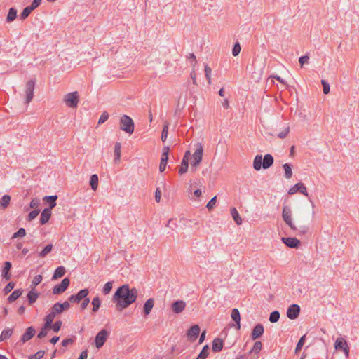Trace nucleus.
Listing matches in <instances>:
<instances>
[{"instance_id":"a19ab883","label":"nucleus","mask_w":359,"mask_h":359,"mask_svg":"<svg viewBox=\"0 0 359 359\" xmlns=\"http://www.w3.org/2000/svg\"><path fill=\"white\" fill-rule=\"evenodd\" d=\"M280 318V313L278 311H274L270 313L269 321L271 323H276Z\"/></svg>"},{"instance_id":"5fc2aeb1","label":"nucleus","mask_w":359,"mask_h":359,"mask_svg":"<svg viewBox=\"0 0 359 359\" xmlns=\"http://www.w3.org/2000/svg\"><path fill=\"white\" fill-rule=\"evenodd\" d=\"M321 84L323 86V90L325 94L330 93V84L325 80H321Z\"/></svg>"},{"instance_id":"79ce46f5","label":"nucleus","mask_w":359,"mask_h":359,"mask_svg":"<svg viewBox=\"0 0 359 359\" xmlns=\"http://www.w3.org/2000/svg\"><path fill=\"white\" fill-rule=\"evenodd\" d=\"M188 168H189V163L186 162V161H182L181 163L180 168L178 171L179 174L180 175H182L186 173L187 172Z\"/></svg>"},{"instance_id":"de8ad7c7","label":"nucleus","mask_w":359,"mask_h":359,"mask_svg":"<svg viewBox=\"0 0 359 359\" xmlns=\"http://www.w3.org/2000/svg\"><path fill=\"white\" fill-rule=\"evenodd\" d=\"M25 235V229L24 228H20L17 232L14 233V234L12 236V238H22L24 237Z\"/></svg>"},{"instance_id":"ea45409f","label":"nucleus","mask_w":359,"mask_h":359,"mask_svg":"<svg viewBox=\"0 0 359 359\" xmlns=\"http://www.w3.org/2000/svg\"><path fill=\"white\" fill-rule=\"evenodd\" d=\"M32 11L33 9L32 8V7L27 6L23 9L22 12L20 13V18L21 20H25L29 15Z\"/></svg>"},{"instance_id":"f257e3e1","label":"nucleus","mask_w":359,"mask_h":359,"mask_svg":"<svg viewBox=\"0 0 359 359\" xmlns=\"http://www.w3.org/2000/svg\"><path fill=\"white\" fill-rule=\"evenodd\" d=\"M138 295L135 287L130 288L128 285L119 287L115 292L112 301L116 303V308L121 311L134 303Z\"/></svg>"},{"instance_id":"864d4df0","label":"nucleus","mask_w":359,"mask_h":359,"mask_svg":"<svg viewBox=\"0 0 359 359\" xmlns=\"http://www.w3.org/2000/svg\"><path fill=\"white\" fill-rule=\"evenodd\" d=\"M216 201H217V196H214L213 198H212L209 201L208 203H207L206 205V208L209 210H211L214 206L215 205V203H216Z\"/></svg>"},{"instance_id":"6e6552de","label":"nucleus","mask_w":359,"mask_h":359,"mask_svg":"<svg viewBox=\"0 0 359 359\" xmlns=\"http://www.w3.org/2000/svg\"><path fill=\"white\" fill-rule=\"evenodd\" d=\"M108 335H109V332L105 329L100 330L97 334V335L95 337V339L96 348H100L101 347L103 346V345L104 344V343L107 339Z\"/></svg>"},{"instance_id":"473e14b6","label":"nucleus","mask_w":359,"mask_h":359,"mask_svg":"<svg viewBox=\"0 0 359 359\" xmlns=\"http://www.w3.org/2000/svg\"><path fill=\"white\" fill-rule=\"evenodd\" d=\"M65 273V267L64 266H58L54 272V274L53 276V279L55 280L59 278H61L62 276H64Z\"/></svg>"},{"instance_id":"0eeeda50","label":"nucleus","mask_w":359,"mask_h":359,"mask_svg":"<svg viewBox=\"0 0 359 359\" xmlns=\"http://www.w3.org/2000/svg\"><path fill=\"white\" fill-rule=\"evenodd\" d=\"M282 216L284 222L290 226L292 230H297V226L292 222L291 211L288 207H283Z\"/></svg>"},{"instance_id":"58836bf2","label":"nucleus","mask_w":359,"mask_h":359,"mask_svg":"<svg viewBox=\"0 0 359 359\" xmlns=\"http://www.w3.org/2000/svg\"><path fill=\"white\" fill-rule=\"evenodd\" d=\"M101 301L98 297H96L92 300L93 311L97 312L100 306Z\"/></svg>"},{"instance_id":"9b49d317","label":"nucleus","mask_w":359,"mask_h":359,"mask_svg":"<svg viewBox=\"0 0 359 359\" xmlns=\"http://www.w3.org/2000/svg\"><path fill=\"white\" fill-rule=\"evenodd\" d=\"M300 313V306L294 304L290 305L287 310V316L290 320H294L298 318Z\"/></svg>"},{"instance_id":"5701e85b","label":"nucleus","mask_w":359,"mask_h":359,"mask_svg":"<svg viewBox=\"0 0 359 359\" xmlns=\"http://www.w3.org/2000/svg\"><path fill=\"white\" fill-rule=\"evenodd\" d=\"M231 214L236 224L241 225L243 220L236 208H231Z\"/></svg>"},{"instance_id":"0e129e2a","label":"nucleus","mask_w":359,"mask_h":359,"mask_svg":"<svg viewBox=\"0 0 359 359\" xmlns=\"http://www.w3.org/2000/svg\"><path fill=\"white\" fill-rule=\"evenodd\" d=\"M89 302H90V299H89V298H88L87 297H84V298L83 299V302H82V303H81V309L82 310L86 309V307L88 306V305Z\"/></svg>"},{"instance_id":"b1692460","label":"nucleus","mask_w":359,"mask_h":359,"mask_svg":"<svg viewBox=\"0 0 359 359\" xmlns=\"http://www.w3.org/2000/svg\"><path fill=\"white\" fill-rule=\"evenodd\" d=\"M57 198V196H46L43 198L44 201H46L49 203V209L51 210L56 205V200Z\"/></svg>"},{"instance_id":"8fccbe9b","label":"nucleus","mask_w":359,"mask_h":359,"mask_svg":"<svg viewBox=\"0 0 359 359\" xmlns=\"http://www.w3.org/2000/svg\"><path fill=\"white\" fill-rule=\"evenodd\" d=\"M39 212H40V210H39V209H35V210H32V212H30L29 213V215L27 216V220L28 221L33 220L38 216Z\"/></svg>"},{"instance_id":"c03bdc74","label":"nucleus","mask_w":359,"mask_h":359,"mask_svg":"<svg viewBox=\"0 0 359 359\" xmlns=\"http://www.w3.org/2000/svg\"><path fill=\"white\" fill-rule=\"evenodd\" d=\"M211 72H212L211 68L208 65H205V75L206 79L208 80V84H211Z\"/></svg>"},{"instance_id":"4c0bfd02","label":"nucleus","mask_w":359,"mask_h":359,"mask_svg":"<svg viewBox=\"0 0 359 359\" xmlns=\"http://www.w3.org/2000/svg\"><path fill=\"white\" fill-rule=\"evenodd\" d=\"M208 345L204 346L196 359H205L208 355Z\"/></svg>"},{"instance_id":"bf43d9fd","label":"nucleus","mask_w":359,"mask_h":359,"mask_svg":"<svg viewBox=\"0 0 359 359\" xmlns=\"http://www.w3.org/2000/svg\"><path fill=\"white\" fill-rule=\"evenodd\" d=\"M14 286H15V284L12 282H10L9 283H8L4 290L5 294L9 293L13 289Z\"/></svg>"},{"instance_id":"412c9836","label":"nucleus","mask_w":359,"mask_h":359,"mask_svg":"<svg viewBox=\"0 0 359 359\" xmlns=\"http://www.w3.org/2000/svg\"><path fill=\"white\" fill-rule=\"evenodd\" d=\"M223 348V341L219 338H216L212 341V349L214 352H219Z\"/></svg>"},{"instance_id":"338daca9","label":"nucleus","mask_w":359,"mask_h":359,"mask_svg":"<svg viewBox=\"0 0 359 359\" xmlns=\"http://www.w3.org/2000/svg\"><path fill=\"white\" fill-rule=\"evenodd\" d=\"M307 226H301L299 228L297 227V230L299 232V234H305L308 231Z\"/></svg>"},{"instance_id":"f704fd0d","label":"nucleus","mask_w":359,"mask_h":359,"mask_svg":"<svg viewBox=\"0 0 359 359\" xmlns=\"http://www.w3.org/2000/svg\"><path fill=\"white\" fill-rule=\"evenodd\" d=\"M90 185L93 190H97L98 186V176L96 174L91 175Z\"/></svg>"},{"instance_id":"a211bd4d","label":"nucleus","mask_w":359,"mask_h":359,"mask_svg":"<svg viewBox=\"0 0 359 359\" xmlns=\"http://www.w3.org/2000/svg\"><path fill=\"white\" fill-rule=\"evenodd\" d=\"M35 334V329L33 327H29L26 332L22 334L21 341L25 343L31 339Z\"/></svg>"},{"instance_id":"ddd939ff","label":"nucleus","mask_w":359,"mask_h":359,"mask_svg":"<svg viewBox=\"0 0 359 359\" xmlns=\"http://www.w3.org/2000/svg\"><path fill=\"white\" fill-rule=\"evenodd\" d=\"M297 191L300 192L303 195L308 196V192L306 187L302 183H297L292 187H291L288 191V194L292 195L297 193Z\"/></svg>"},{"instance_id":"f03ea898","label":"nucleus","mask_w":359,"mask_h":359,"mask_svg":"<svg viewBox=\"0 0 359 359\" xmlns=\"http://www.w3.org/2000/svg\"><path fill=\"white\" fill-rule=\"evenodd\" d=\"M273 162L274 158L271 154H266L264 157L262 155H257L253 161V168L257 171L262 168L266 170L273 165Z\"/></svg>"},{"instance_id":"c756f323","label":"nucleus","mask_w":359,"mask_h":359,"mask_svg":"<svg viewBox=\"0 0 359 359\" xmlns=\"http://www.w3.org/2000/svg\"><path fill=\"white\" fill-rule=\"evenodd\" d=\"M50 311L53 313L55 316L60 314L61 313L63 312L62 305H61V303L59 302L54 304L50 308Z\"/></svg>"},{"instance_id":"1a4fd4ad","label":"nucleus","mask_w":359,"mask_h":359,"mask_svg":"<svg viewBox=\"0 0 359 359\" xmlns=\"http://www.w3.org/2000/svg\"><path fill=\"white\" fill-rule=\"evenodd\" d=\"M334 348L336 350L342 351L346 357H348L349 353V346L347 344V341L344 338H338L335 341Z\"/></svg>"},{"instance_id":"20e7f679","label":"nucleus","mask_w":359,"mask_h":359,"mask_svg":"<svg viewBox=\"0 0 359 359\" xmlns=\"http://www.w3.org/2000/svg\"><path fill=\"white\" fill-rule=\"evenodd\" d=\"M196 150L192 156V161L191 165L192 167H197L201 162L203 155V146L201 143L198 142L196 144Z\"/></svg>"},{"instance_id":"cd10ccee","label":"nucleus","mask_w":359,"mask_h":359,"mask_svg":"<svg viewBox=\"0 0 359 359\" xmlns=\"http://www.w3.org/2000/svg\"><path fill=\"white\" fill-rule=\"evenodd\" d=\"M11 269V263L10 262H6L4 263V266L3 269V276L6 278V280H9L11 278V273H9V271Z\"/></svg>"},{"instance_id":"f8f14e48","label":"nucleus","mask_w":359,"mask_h":359,"mask_svg":"<svg viewBox=\"0 0 359 359\" xmlns=\"http://www.w3.org/2000/svg\"><path fill=\"white\" fill-rule=\"evenodd\" d=\"M88 293L89 290L88 289H83L77 294L71 295L68 300L71 303H79L84 297L88 296Z\"/></svg>"},{"instance_id":"aec40b11","label":"nucleus","mask_w":359,"mask_h":359,"mask_svg":"<svg viewBox=\"0 0 359 359\" xmlns=\"http://www.w3.org/2000/svg\"><path fill=\"white\" fill-rule=\"evenodd\" d=\"M231 318L236 323L237 330L241 328V315L238 309H233L231 311Z\"/></svg>"},{"instance_id":"680f3d73","label":"nucleus","mask_w":359,"mask_h":359,"mask_svg":"<svg viewBox=\"0 0 359 359\" xmlns=\"http://www.w3.org/2000/svg\"><path fill=\"white\" fill-rule=\"evenodd\" d=\"M289 131H290V128H289V126H287L283 131H282L278 134V137L279 138L283 139V138L286 137V136L288 135Z\"/></svg>"},{"instance_id":"2f4dec72","label":"nucleus","mask_w":359,"mask_h":359,"mask_svg":"<svg viewBox=\"0 0 359 359\" xmlns=\"http://www.w3.org/2000/svg\"><path fill=\"white\" fill-rule=\"evenodd\" d=\"M262 348V344L261 341H257L254 344L253 347L249 351V354H256L257 355Z\"/></svg>"},{"instance_id":"13d9d810","label":"nucleus","mask_w":359,"mask_h":359,"mask_svg":"<svg viewBox=\"0 0 359 359\" xmlns=\"http://www.w3.org/2000/svg\"><path fill=\"white\" fill-rule=\"evenodd\" d=\"M62 324V323L61 320H57L52 325L51 328L55 332H57L60 331Z\"/></svg>"},{"instance_id":"4d7b16f0","label":"nucleus","mask_w":359,"mask_h":359,"mask_svg":"<svg viewBox=\"0 0 359 359\" xmlns=\"http://www.w3.org/2000/svg\"><path fill=\"white\" fill-rule=\"evenodd\" d=\"M168 125H165L163 126V128L162 130V134H161V140L163 142H165L166 140L167 137H168Z\"/></svg>"},{"instance_id":"69168bd1","label":"nucleus","mask_w":359,"mask_h":359,"mask_svg":"<svg viewBox=\"0 0 359 359\" xmlns=\"http://www.w3.org/2000/svg\"><path fill=\"white\" fill-rule=\"evenodd\" d=\"M309 56L307 55L302 56L299 58V62L300 63L301 66L302 67L304 64L307 63L309 62Z\"/></svg>"},{"instance_id":"4be33fe9","label":"nucleus","mask_w":359,"mask_h":359,"mask_svg":"<svg viewBox=\"0 0 359 359\" xmlns=\"http://www.w3.org/2000/svg\"><path fill=\"white\" fill-rule=\"evenodd\" d=\"M154 305V300L152 298H150L146 301L144 304V313L145 316L149 315Z\"/></svg>"},{"instance_id":"e433bc0d","label":"nucleus","mask_w":359,"mask_h":359,"mask_svg":"<svg viewBox=\"0 0 359 359\" xmlns=\"http://www.w3.org/2000/svg\"><path fill=\"white\" fill-rule=\"evenodd\" d=\"M17 17V10L14 8H11L8 11V13L7 15V22L13 21Z\"/></svg>"},{"instance_id":"7ed1b4c3","label":"nucleus","mask_w":359,"mask_h":359,"mask_svg":"<svg viewBox=\"0 0 359 359\" xmlns=\"http://www.w3.org/2000/svg\"><path fill=\"white\" fill-rule=\"evenodd\" d=\"M120 128L127 133L132 134L134 131L133 120L130 116L123 115L120 120Z\"/></svg>"},{"instance_id":"39448f33","label":"nucleus","mask_w":359,"mask_h":359,"mask_svg":"<svg viewBox=\"0 0 359 359\" xmlns=\"http://www.w3.org/2000/svg\"><path fill=\"white\" fill-rule=\"evenodd\" d=\"M63 100L67 107L71 108L76 107L79 101L78 92L74 91L67 93L65 95Z\"/></svg>"},{"instance_id":"dca6fc26","label":"nucleus","mask_w":359,"mask_h":359,"mask_svg":"<svg viewBox=\"0 0 359 359\" xmlns=\"http://www.w3.org/2000/svg\"><path fill=\"white\" fill-rule=\"evenodd\" d=\"M282 241L289 248H297L300 245V241L296 238H282Z\"/></svg>"},{"instance_id":"e2e57ef3","label":"nucleus","mask_w":359,"mask_h":359,"mask_svg":"<svg viewBox=\"0 0 359 359\" xmlns=\"http://www.w3.org/2000/svg\"><path fill=\"white\" fill-rule=\"evenodd\" d=\"M56 316L51 311L45 317L44 320L53 323V320Z\"/></svg>"},{"instance_id":"c85d7f7f","label":"nucleus","mask_w":359,"mask_h":359,"mask_svg":"<svg viewBox=\"0 0 359 359\" xmlns=\"http://www.w3.org/2000/svg\"><path fill=\"white\" fill-rule=\"evenodd\" d=\"M292 165L290 163H285L283 165V170L285 171V177L286 179H290L292 176Z\"/></svg>"},{"instance_id":"9d476101","label":"nucleus","mask_w":359,"mask_h":359,"mask_svg":"<svg viewBox=\"0 0 359 359\" xmlns=\"http://www.w3.org/2000/svg\"><path fill=\"white\" fill-rule=\"evenodd\" d=\"M70 280L69 278H64L60 284L54 286L53 293L54 294H60L63 293L69 287Z\"/></svg>"},{"instance_id":"bb28decb","label":"nucleus","mask_w":359,"mask_h":359,"mask_svg":"<svg viewBox=\"0 0 359 359\" xmlns=\"http://www.w3.org/2000/svg\"><path fill=\"white\" fill-rule=\"evenodd\" d=\"M39 296V293L34 291V289H32L31 291L29 292L27 294V299L29 304H34L36 299H38Z\"/></svg>"},{"instance_id":"37998d69","label":"nucleus","mask_w":359,"mask_h":359,"mask_svg":"<svg viewBox=\"0 0 359 359\" xmlns=\"http://www.w3.org/2000/svg\"><path fill=\"white\" fill-rule=\"evenodd\" d=\"M112 286H113V283L111 281L105 283V285H104V287L102 288V293L104 294H108L111 292V290L112 289Z\"/></svg>"},{"instance_id":"052dcab7","label":"nucleus","mask_w":359,"mask_h":359,"mask_svg":"<svg viewBox=\"0 0 359 359\" xmlns=\"http://www.w3.org/2000/svg\"><path fill=\"white\" fill-rule=\"evenodd\" d=\"M40 204V200L35 198H33L30 202V208H36Z\"/></svg>"},{"instance_id":"774afa93","label":"nucleus","mask_w":359,"mask_h":359,"mask_svg":"<svg viewBox=\"0 0 359 359\" xmlns=\"http://www.w3.org/2000/svg\"><path fill=\"white\" fill-rule=\"evenodd\" d=\"M41 0H33V1L32 2L31 5L29 6V7H32V8L33 10H34L35 8H36L41 4Z\"/></svg>"},{"instance_id":"603ef678","label":"nucleus","mask_w":359,"mask_h":359,"mask_svg":"<svg viewBox=\"0 0 359 359\" xmlns=\"http://www.w3.org/2000/svg\"><path fill=\"white\" fill-rule=\"evenodd\" d=\"M44 353V351H39L35 354L29 355L28 359H41L43 357Z\"/></svg>"},{"instance_id":"393cba45","label":"nucleus","mask_w":359,"mask_h":359,"mask_svg":"<svg viewBox=\"0 0 359 359\" xmlns=\"http://www.w3.org/2000/svg\"><path fill=\"white\" fill-rule=\"evenodd\" d=\"M121 144L120 142H116L114 146V162L116 163L120 161L121 158Z\"/></svg>"},{"instance_id":"3c124183","label":"nucleus","mask_w":359,"mask_h":359,"mask_svg":"<svg viewBox=\"0 0 359 359\" xmlns=\"http://www.w3.org/2000/svg\"><path fill=\"white\" fill-rule=\"evenodd\" d=\"M305 339H306V336L304 335L299 340V341H298V343L297 344L296 348H295V352L296 353L299 352L302 349V346L304 344Z\"/></svg>"},{"instance_id":"72a5a7b5","label":"nucleus","mask_w":359,"mask_h":359,"mask_svg":"<svg viewBox=\"0 0 359 359\" xmlns=\"http://www.w3.org/2000/svg\"><path fill=\"white\" fill-rule=\"evenodd\" d=\"M13 334L12 329H4L0 335V341H3L5 339H9Z\"/></svg>"},{"instance_id":"c9c22d12","label":"nucleus","mask_w":359,"mask_h":359,"mask_svg":"<svg viewBox=\"0 0 359 359\" xmlns=\"http://www.w3.org/2000/svg\"><path fill=\"white\" fill-rule=\"evenodd\" d=\"M53 250V245L48 244L39 253V257L43 258L45 257L48 253H50Z\"/></svg>"},{"instance_id":"a18cd8bd","label":"nucleus","mask_w":359,"mask_h":359,"mask_svg":"<svg viewBox=\"0 0 359 359\" xmlns=\"http://www.w3.org/2000/svg\"><path fill=\"white\" fill-rule=\"evenodd\" d=\"M42 280V276L36 275L32 281L31 287L34 290L35 287L38 285Z\"/></svg>"},{"instance_id":"09e8293b","label":"nucleus","mask_w":359,"mask_h":359,"mask_svg":"<svg viewBox=\"0 0 359 359\" xmlns=\"http://www.w3.org/2000/svg\"><path fill=\"white\" fill-rule=\"evenodd\" d=\"M241 50V47L239 42H236L232 49V55L233 56H238Z\"/></svg>"},{"instance_id":"a878e982","label":"nucleus","mask_w":359,"mask_h":359,"mask_svg":"<svg viewBox=\"0 0 359 359\" xmlns=\"http://www.w3.org/2000/svg\"><path fill=\"white\" fill-rule=\"evenodd\" d=\"M22 290L18 289L14 290L8 297V301L11 303L15 301L17 299H18L22 294Z\"/></svg>"},{"instance_id":"6e6d98bb","label":"nucleus","mask_w":359,"mask_h":359,"mask_svg":"<svg viewBox=\"0 0 359 359\" xmlns=\"http://www.w3.org/2000/svg\"><path fill=\"white\" fill-rule=\"evenodd\" d=\"M108 118H109V114L107 111H104L101 114V116L98 120V124H102V123H104Z\"/></svg>"},{"instance_id":"49530a36","label":"nucleus","mask_w":359,"mask_h":359,"mask_svg":"<svg viewBox=\"0 0 359 359\" xmlns=\"http://www.w3.org/2000/svg\"><path fill=\"white\" fill-rule=\"evenodd\" d=\"M168 158H165V157H161V163H160V165H159V171L161 172H163L165 168H166V165L168 163Z\"/></svg>"},{"instance_id":"2eb2a0df","label":"nucleus","mask_w":359,"mask_h":359,"mask_svg":"<svg viewBox=\"0 0 359 359\" xmlns=\"http://www.w3.org/2000/svg\"><path fill=\"white\" fill-rule=\"evenodd\" d=\"M186 302L183 300H177V301H175L174 302L172 305H171V308H172V311L175 313H182L185 307H186Z\"/></svg>"},{"instance_id":"f3484780","label":"nucleus","mask_w":359,"mask_h":359,"mask_svg":"<svg viewBox=\"0 0 359 359\" xmlns=\"http://www.w3.org/2000/svg\"><path fill=\"white\" fill-rule=\"evenodd\" d=\"M264 326L262 324L256 325L251 333L252 339L255 340L256 339L261 337L264 333Z\"/></svg>"},{"instance_id":"7c9ffc66","label":"nucleus","mask_w":359,"mask_h":359,"mask_svg":"<svg viewBox=\"0 0 359 359\" xmlns=\"http://www.w3.org/2000/svg\"><path fill=\"white\" fill-rule=\"evenodd\" d=\"M11 201V196L9 195H4L0 201V205L2 210L6 209L9 205Z\"/></svg>"},{"instance_id":"6ab92c4d","label":"nucleus","mask_w":359,"mask_h":359,"mask_svg":"<svg viewBox=\"0 0 359 359\" xmlns=\"http://www.w3.org/2000/svg\"><path fill=\"white\" fill-rule=\"evenodd\" d=\"M51 217V210L49 208H45L40 217V223L41 225L46 224Z\"/></svg>"},{"instance_id":"423d86ee","label":"nucleus","mask_w":359,"mask_h":359,"mask_svg":"<svg viewBox=\"0 0 359 359\" xmlns=\"http://www.w3.org/2000/svg\"><path fill=\"white\" fill-rule=\"evenodd\" d=\"M35 82L33 80H29L27 82L25 93V104L29 103L34 96Z\"/></svg>"},{"instance_id":"4468645a","label":"nucleus","mask_w":359,"mask_h":359,"mask_svg":"<svg viewBox=\"0 0 359 359\" xmlns=\"http://www.w3.org/2000/svg\"><path fill=\"white\" fill-rule=\"evenodd\" d=\"M200 327L198 325L191 326L187 331V335L191 341H194L200 334Z\"/></svg>"}]
</instances>
